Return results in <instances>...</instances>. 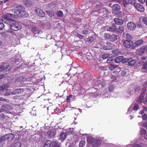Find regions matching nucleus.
I'll return each instance as SVG.
<instances>
[{
  "label": "nucleus",
  "instance_id": "50",
  "mask_svg": "<svg viewBox=\"0 0 147 147\" xmlns=\"http://www.w3.org/2000/svg\"><path fill=\"white\" fill-rule=\"evenodd\" d=\"M129 60V59L128 58H124V57L123 56V59L122 61V63H127V62H128Z\"/></svg>",
  "mask_w": 147,
  "mask_h": 147
},
{
  "label": "nucleus",
  "instance_id": "49",
  "mask_svg": "<svg viewBox=\"0 0 147 147\" xmlns=\"http://www.w3.org/2000/svg\"><path fill=\"white\" fill-rule=\"evenodd\" d=\"M110 56V55L109 54H103L102 56V58L103 59H106L107 58H108Z\"/></svg>",
  "mask_w": 147,
  "mask_h": 147
},
{
  "label": "nucleus",
  "instance_id": "45",
  "mask_svg": "<svg viewBox=\"0 0 147 147\" xmlns=\"http://www.w3.org/2000/svg\"><path fill=\"white\" fill-rule=\"evenodd\" d=\"M93 37L92 36H90L87 39V41L88 42L91 43L93 41Z\"/></svg>",
  "mask_w": 147,
  "mask_h": 147
},
{
  "label": "nucleus",
  "instance_id": "20",
  "mask_svg": "<svg viewBox=\"0 0 147 147\" xmlns=\"http://www.w3.org/2000/svg\"><path fill=\"white\" fill-rule=\"evenodd\" d=\"M1 108L3 110L6 111H9L12 109V108L10 105L7 104H5L2 105Z\"/></svg>",
  "mask_w": 147,
  "mask_h": 147
},
{
  "label": "nucleus",
  "instance_id": "53",
  "mask_svg": "<svg viewBox=\"0 0 147 147\" xmlns=\"http://www.w3.org/2000/svg\"><path fill=\"white\" fill-rule=\"evenodd\" d=\"M141 60L143 62L145 63L147 61V56H143Z\"/></svg>",
  "mask_w": 147,
  "mask_h": 147
},
{
  "label": "nucleus",
  "instance_id": "61",
  "mask_svg": "<svg viewBox=\"0 0 147 147\" xmlns=\"http://www.w3.org/2000/svg\"><path fill=\"white\" fill-rule=\"evenodd\" d=\"M121 69L120 68H119V71H113V74H118V72H120V71Z\"/></svg>",
  "mask_w": 147,
  "mask_h": 147
},
{
  "label": "nucleus",
  "instance_id": "40",
  "mask_svg": "<svg viewBox=\"0 0 147 147\" xmlns=\"http://www.w3.org/2000/svg\"><path fill=\"white\" fill-rule=\"evenodd\" d=\"M46 13H47L49 16L50 17H53L54 13L53 11H46Z\"/></svg>",
  "mask_w": 147,
  "mask_h": 147
},
{
  "label": "nucleus",
  "instance_id": "31",
  "mask_svg": "<svg viewBox=\"0 0 147 147\" xmlns=\"http://www.w3.org/2000/svg\"><path fill=\"white\" fill-rule=\"evenodd\" d=\"M124 29L123 26H120L117 29V31L118 33L121 34L124 30Z\"/></svg>",
  "mask_w": 147,
  "mask_h": 147
},
{
  "label": "nucleus",
  "instance_id": "44",
  "mask_svg": "<svg viewBox=\"0 0 147 147\" xmlns=\"http://www.w3.org/2000/svg\"><path fill=\"white\" fill-rule=\"evenodd\" d=\"M139 108V106L138 104L135 103L133 107V109L134 110L136 111Z\"/></svg>",
  "mask_w": 147,
  "mask_h": 147
},
{
  "label": "nucleus",
  "instance_id": "16",
  "mask_svg": "<svg viewBox=\"0 0 147 147\" xmlns=\"http://www.w3.org/2000/svg\"><path fill=\"white\" fill-rule=\"evenodd\" d=\"M135 7L139 11L143 12L144 11V8L140 3H136L135 5Z\"/></svg>",
  "mask_w": 147,
  "mask_h": 147
},
{
  "label": "nucleus",
  "instance_id": "11",
  "mask_svg": "<svg viewBox=\"0 0 147 147\" xmlns=\"http://www.w3.org/2000/svg\"><path fill=\"white\" fill-rule=\"evenodd\" d=\"M101 142V140H100L94 139L92 142L91 146L93 147H97L100 145Z\"/></svg>",
  "mask_w": 147,
  "mask_h": 147
},
{
  "label": "nucleus",
  "instance_id": "17",
  "mask_svg": "<svg viewBox=\"0 0 147 147\" xmlns=\"http://www.w3.org/2000/svg\"><path fill=\"white\" fill-rule=\"evenodd\" d=\"M144 42V41L142 40H138L135 42L132 47V49H134L136 47L139 46V45H142Z\"/></svg>",
  "mask_w": 147,
  "mask_h": 147
},
{
  "label": "nucleus",
  "instance_id": "62",
  "mask_svg": "<svg viewBox=\"0 0 147 147\" xmlns=\"http://www.w3.org/2000/svg\"><path fill=\"white\" fill-rule=\"evenodd\" d=\"M95 8H98V10H100L101 9V6L100 5H98V4L96 5Z\"/></svg>",
  "mask_w": 147,
  "mask_h": 147
},
{
  "label": "nucleus",
  "instance_id": "55",
  "mask_svg": "<svg viewBox=\"0 0 147 147\" xmlns=\"http://www.w3.org/2000/svg\"><path fill=\"white\" fill-rule=\"evenodd\" d=\"M5 135H4L2 136H0V142L3 141L5 140Z\"/></svg>",
  "mask_w": 147,
  "mask_h": 147
},
{
  "label": "nucleus",
  "instance_id": "14",
  "mask_svg": "<svg viewBox=\"0 0 147 147\" xmlns=\"http://www.w3.org/2000/svg\"><path fill=\"white\" fill-rule=\"evenodd\" d=\"M145 46L138 48L136 50V53L137 55H142L145 52Z\"/></svg>",
  "mask_w": 147,
  "mask_h": 147
},
{
  "label": "nucleus",
  "instance_id": "43",
  "mask_svg": "<svg viewBox=\"0 0 147 147\" xmlns=\"http://www.w3.org/2000/svg\"><path fill=\"white\" fill-rule=\"evenodd\" d=\"M126 38L129 40H132L133 39V37L132 35L129 34L127 33L126 35Z\"/></svg>",
  "mask_w": 147,
  "mask_h": 147
},
{
  "label": "nucleus",
  "instance_id": "63",
  "mask_svg": "<svg viewBox=\"0 0 147 147\" xmlns=\"http://www.w3.org/2000/svg\"><path fill=\"white\" fill-rule=\"evenodd\" d=\"M132 147H142V146L139 144H135Z\"/></svg>",
  "mask_w": 147,
  "mask_h": 147
},
{
  "label": "nucleus",
  "instance_id": "52",
  "mask_svg": "<svg viewBox=\"0 0 147 147\" xmlns=\"http://www.w3.org/2000/svg\"><path fill=\"white\" fill-rule=\"evenodd\" d=\"M110 35L108 33H105L104 36L105 39H110Z\"/></svg>",
  "mask_w": 147,
  "mask_h": 147
},
{
  "label": "nucleus",
  "instance_id": "46",
  "mask_svg": "<svg viewBox=\"0 0 147 147\" xmlns=\"http://www.w3.org/2000/svg\"><path fill=\"white\" fill-rule=\"evenodd\" d=\"M74 34L77 35V37L79 38H80L81 39H83L84 36L83 35L80 34V33L78 32H75Z\"/></svg>",
  "mask_w": 147,
  "mask_h": 147
},
{
  "label": "nucleus",
  "instance_id": "64",
  "mask_svg": "<svg viewBox=\"0 0 147 147\" xmlns=\"http://www.w3.org/2000/svg\"><path fill=\"white\" fill-rule=\"evenodd\" d=\"M141 3H144L145 2V0H138Z\"/></svg>",
  "mask_w": 147,
  "mask_h": 147
},
{
  "label": "nucleus",
  "instance_id": "6",
  "mask_svg": "<svg viewBox=\"0 0 147 147\" xmlns=\"http://www.w3.org/2000/svg\"><path fill=\"white\" fill-rule=\"evenodd\" d=\"M11 67L9 64L7 63H3L0 65V71H9L11 69Z\"/></svg>",
  "mask_w": 147,
  "mask_h": 147
},
{
  "label": "nucleus",
  "instance_id": "42",
  "mask_svg": "<svg viewBox=\"0 0 147 147\" xmlns=\"http://www.w3.org/2000/svg\"><path fill=\"white\" fill-rule=\"evenodd\" d=\"M112 52L113 54L116 55H117L120 53L119 50L117 49H115L114 50H112Z\"/></svg>",
  "mask_w": 147,
  "mask_h": 147
},
{
  "label": "nucleus",
  "instance_id": "4",
  "mask_svg": "<svg viewBox=\"0 0 147 147\" xmlns=\"http://www.w3.org/2000/svg\"><path fill=\"white\" fill-rule=\"evenodd\" d=\"M15 18V15L8 13L5 14L3 17L4 19L7 20L6 21L7 23H10L13 21Z\"/></svg>",
  "mask_w": 147,
  "mask_h": 147
},
{
  "label": "nucleus",
  "instance_id": "12",
  "mask_svg": "<svg viewBox=\"0 0 147 147\" xmlns=\"http://www.w3.org/2000/svg\"><path fill=\"white\" fill-rule=\"evenodd\" d=\"M146 96L145 99L143 98L142 97H141V96L140 95L139 97L137 99L136 101L137 102L138 104L141 103L142 102L144 103H146L147 102V93L146 94Z\"/></svg>",
  "mask_w": 147,
  "mask_h": 147
},
{
  "label": "nucleus",
  "instance_id": "25",
  "mask_svg": "<svg viewBox=\"0 0 147 147\" xmlns=\"http://www.w3.org/2000/svg\"><path fill=\"white\" fill-rule=\"evenodd\" d=\"M66 136L67 135L64 132H62L60 134V139L62 141H63L65 140Z\"/></svg>",
  "mask_w": 147,
  "mask_h": 147
},
{
  "label": "nucleus",
  "instance_id": "2",
  "mask_svg": "<svg viewBox=\"0 0 147 147\" xmlns=\"http://www.w3.org/2000/svg\"><path fill=\"white\" fill-rule=\"evenodd\" d=\"M0 119L3 121L4 127L6 128H8L11 125V122L10 121V117L5 115L3 113L0 114Z\"/></svg>",
  "mask_w": 147,
  "mask_h": 147
},
{
  "label": "nucleus",
  "instance_id": "26",
  "mask_svg": "<svg viewBox=\"0 0 147 147\" xmlns=\"http://www.w3.org/2000/svg\"><path fill=\"white\" fill-rule=\"evenodd\" d=\"M118 65H114V64H111L108 65V68L110 70L113 71L115 68L118 67Z\"/></svg>",
  "mask_w": 147,
  "mask_h": 147
},
{
  "label": "nucleus",
  "instance_id": "48",
  "mask_svg": "<svg viewBox=\"0 0 147 147\" xmlns=\"http://www.w3.org/2000/svg\"><path fill=\"white\" fill-rule=\"evenodd\" d=\"M146 130L144 129V128L142 129L140 131V134L141 135H144V136L145 134H146Z\"/></svg>",
  "mask_w": 147,
  "mask_h": 147
},
{
  "label": "nucleus",
  "instance_id": "39",
  "mask_svg": "<svg viewBox=\"0 0 147 147\" xmlns=\"http://www.w3.org/2000/svg\"><path fill=\"white\" fill-rule=\"evenodd\" d=\"M146 91V89L145 87L142 90V93L140 95L141 96V97H142L144 99H145V98L144 95Z\"/></svg>",
  "mask_w": 147,
  "mask_h": 147
},
{
  "label": "nucleus",
  "instance_id": "51",
  "mask_svg": "<svg viewBox=\"0 0 147 147\" xmlns=\"http://www.w3.org/2000/svg\"><path fill=\"white\" fill-rule=\"evenodd\" d=\"M114 89V86L112 85H111L110 86L109 88V91L110 92H112L113 91Z\"/></svg>",
  "mask_w": 147,
  "mask_h": 147
},
{
  "label": "nucleus",
  "instance_id": "58",
  "mask_svg": "<svg viewBox=\"0 0 147 147\" xmlns=\"http://www.w3.org/2000/svg\"><path fill=\"white\" fill-rule=\"evenodd\" d=\"M73 96L72 95H69L68 96H67L66 98V101L68 102H69L70 101V98H71Z\"/></svg>",
  "mask_w": 147,
  "mask_h": 147
},
{
  "label": "nucleus",
  "instance_id": "56",
  "mask_svg": "<svg viewBox=\"0 0 147 147\" xmlns=\"http://www.w3.org/2000/svg\"><path fill=\"white\" fill-rule=\"evenodd\" d=\"M88 31L87 30H84L81 32V33L84 35L87 34L88 33Z\"/></svg>",
  "mask_w": 147,
  "mask_h": 147
},
{
  "label": "nucleus",
  "instance_id": "54",
  "mask_svg": "<svg viewBox=\"0 0 147 147\" xmlns=\"http://www.w3.org/2000/svg\"><path fill=\"white\" fill-rule=\"evenodd\" d=\"M76 68L73 67L72 68H71L69 70V72L70 73H71V74H75L76 73V72L75 71V72H74V73H72V71H73L76 70Z\"/></svg>",
  "mask_w": 147,
  "mask_h": 147
},
{
  "label": "nucleus",
  "instance_id": "22",
  "mask_svg": "<svg viewBox=\"0 0 147 147\" xmlns=\"http://www.w3.org/2000/svg\"><path fill=\"white\" fill-rule=\"evenodd\" d=\"M118 39V36L116 34H112L110 35V40L113 41H115L117 40Z\"/></svg>",
  "mask_w": 147,
  "mask_h": 147
},
{
  "label": "nucleus",
  "instance_id": "41",
  "mask_svg": "<svg viewBox=\"0 0 147 147\" xmlns=\"http://www.w3.org/2000/svg\"><path fill=\"white\" fill-rule=\"evenodd\" d=\"M56 14L59 17H62L63 15V12L61 11H59L56 12Z\"/></svg>",
  "mask_w": 147,
  "mask_h": 147
},
{
  "label": "nucleus",
  "instance_id": "21",
  "mask_svg": "<svg viewBox=\"0 0 147 147\" xmlns=\"http://www.w3.org/2000/svg\"><path fill=\"white\" fill-rule=\"evenodd\" d=\"M5 140L8 141L11 140L14 138V135L12 134H7L5 135Z\"/></svg>",
  "mask_w": 147,
  "mask_h": 147
},
{
  "label": "nucleus",
  "instance_id": "3",
  "mask_svg": "<svg viewBox=\"0 0 147 147\" xmlns=\"http://www.w3.org/2000/svg\"><path fill=\"white\" fill-rule=\"evenodd\" d=\"M123 5L125 8V9L129 11L133 8L132 6L134 5L135 7V5L136 3V0H122Z\"/></svg>",
  "mask_w": 147,
  "mask_h": 147
},
{
  "label": "nucleus",
  "instance_id": "1",
  "mask_svg": "<svg viewBox=\"0 0 147 147\" xmlns=\"http://www.w3.org/2000/svg\"><path fill=\"white\" fill-rule=\"evenodd\" d=\"M14 13L19 17L25 18L28 15V13L25 10V8L22 6L17 7L14 11Z\"/></svg>",
  "mask_w": 147,
  "mask_h": 147
},
{
  "label": "nucleus",
  "instance_id": "24",
  "mask_svg": "<svg viewBox=\"0 0 147 147\" xmlns=\"http://www.w3.org/2000/svg\"><path fill=\"white\" fill-rule=\"evenodd\" d=\"M123 59V56H121L117 57L114 60V61L116 63H119L121 62H122V60Z\"/></svg>",
  "mask_w": 147,
  "mask_h": 147
},
{
  "label": "nucleus",
  "instance_id": "30",
  "mask_svg": "<svg viewBox=\"0 0 147 147\" xmlns=\"http://www.w3.org/2000/svg\"><path fill=\"white\" fill-rule=\"evenodd\" d=\"M136 62V60L135 59L131 60L129 61L128 62L129 65L130 66H133L135 65Z\"/></svg>",
  "mask_w": 147,
  "mask_h": 147
},
{
  "label": "nucleus",
  "instance_id": "9",
  "mask_svg": "<svg viewBox=\"0 0 147 147\" xmlns=\"http://www.w3.org/2000/svg\"><path fill=\"white\" fill-rule=\"evenodd\" d=\"M35 13L40 17H44L45 16V13L40 8H36L34 10Z\"/></svg>",
  "mask_w": 147,
  "mask_h": 147
},
{
  "label": "nucleus",
  "instance_id": "18",
  "mask_svg": "<svg viewBox=\"0 0 147 147\" xmlns=\"http://www.w3.org/2000/svg\"><path fill=\"white\" fill-rule=\"evenodd\" d=\"M114 21L116 25H121L123 24L124 22L122 19H120L119 18H115L114 20Z\"/></svg>",
  "mask_w": 147,
  "mask_h": 147
},
{
  "label": "nucleus",
  "instance_id": "33",
  "mask_svg": "<svg viewBox=\"0 0 147 147\" xmlns=\"http://www.w3.org/2000/svg\"><path fill=\"white\" fill-rule=\"evenodd\" d=\"M22 144L20 142H17L12 144L10 147H20Z\"/></svg>",
  "mask_w": 147,
  "mask_h": 147
},
{
  "label": "nucleus",
  "instance_id": "5",
  "mask_svg": "<svg viewBox=\"0 0 147 147\" xmlns=\"http://www.w3.org/2000/svg\"><path fill=\"white\" fill-rule=\"evenodd\" d=\"M10 28L12 30L16 31L19 30L22 28V26L19 22H14L10 25Z\"/></svg>",
  "mask_w": 147,
  "mask_h": 147
},
{
  "label": "nucleus",
  "instance_id": "35",
  "mask_svg": "<svg viewBox=\"0 0 147 147\" xmlns=\"http://www.w3.org/2000/svg\"><path fill=\"white\" fill-rule=\"evenodd\" d=\"M23 3L25 5L27 6H30L32 4L29 0H24Z\"/></svg>",
  "mask_w": 147,
  "mask_h": 147
},
{
  "label": "nucleus",
  "instance_id": "59",
  "mask_svg": "<svg viewBox=\"0 0 147 147\" xmlns=\"http://www.w3.org/2000/svg\"><path fill=\"white\" fill-rule=\"evenodd\" d=\"M127 73V71H125V70H123V71H122L121 72V75L123 76H125L126 75Z\"/></svg>",
  "mask_w": 147,
  "mask_h": 147
},
{
  "label": "nucleus",
  "instance_id": "36",
  "mask_svg": "<svg viewBox=\"0 0 147 147\" xmlns=\"http://www.w3.org/2000/svg\"><path fill=\"white\" fill-rule=\"evenodd\" d=\"M23 91L24 90L23 89L19 88L15 89L13 92L15 94H19L21 93V92H23Z\"/></svg>",
  "mask_w": 147,
  "mask_h": 147
},
{
  "label": "nucleus",
  "instance_id": "10",
  "mask_svg": "<svg viewBox=\"0 0 147 147\" xmlns=\"http://www.w3.org/2000/svg\"><path fill=\"white\" fill-rule=\"evenodd\" d=\"M26 81H27V79H26L23 76H18L15 79V82L16 83L20 82V84H21L22 82Z\"/></svg>",
  "mask_w": 147,
  "mask_h": 147
},
{
  "label": "nucleus",
  "instance_id": "34",
  "mask_svg": "<svg viewBox=\"0 0 147 147\" xmlns=\"http://www.w3.org/2000/svg\"><path fill=\"white\" fill-rule=\"evenodd\" d=\"M48 136L50 138H52V137H53L55 135V133L52 131H49L47 133Z\"/></svg>",
  "mask_w": 147,
  "mask_h": 147
},
{
  "label": "nucleus",
  "instance_id": "13",
  "mask_svg": "<svg viewBox=\"0 0 147 147\" xmlns=\"http://www.w3.org/2000/svg\"><path fill=\"white\" fill-rule=\"evenodd\" d=\"M127 26L128 29L130 30H134L136 28V26L135 23L131 22H129L127 24Z\"/></svg>",
  "mask_w": 147,
  "mask_h": 147
},
{
  "label": "nucleus",
  "instance_id": "38",
  "mask_svg": "<svg viewBox=\"0 0 147 147\" xmlns=\"http://www.w3.org/2000/svg\"><path fill=\"white\" fill-rule=\"evenodd\" d=\"M3 22V21L2 19L0 20V30H1L3 29L5 27V25Z\"/></svg>",
  "mask_w": 147,
  "mask_h": 147
},
{
  "label": "nucleus",
  "instance_id": "37",
  "mask_svg": "<svg viewBox=\"0 0 147 147\" xmlns=\"http://www.w3.org/2000/svg\"><path fill=\"white\" fill-rule=\"evenodd\" d=\"M94 139V138H93L91 136H89L87 138L86 140L87 141V142L89 143H92V142L93 141V140Z\"/></svg>",
  "mask_w": 147,
  "mask_h": 147
},
{
  "label": "nucleus",
  "instance_id": "27",
  "mask_svg": "<svg viewBox=\"0 0 147 147\" xmlns=\"http://www.w3.org/2000/svg\"><path fill=\"white\" fill-rule=\"evenodd\" d=\"M116 27L113 24V25L111 27H107V30L108 31L114 32L115 30Z\"/></svg>",
  "mask_w": 147,
  "mask_h": 147
},
{
  "label": "nucleus",
  "instance_id": "28",
  "mask_svg": "<svg viewBox=\"0 0 147 147\" xmlns=\"http://www.w3.org/2000/svg\"><path fill=\"white\" fill-rule=\"evenodd\" d=\"M58 142L56 140H53L52 142L51 141V147H58Z\"/></svg>",
  "mask_w": 147,
  "mask_h": 147
},
{
  "label": "nucleus",
  "instance_id": "15",
  "mask_svg": "<svg viewBox=\"0 0 147 147\" xmlns=\"http://www.w3.org/2000/svg\"><path fill=\"white\" fill-rule=\"evenodd\" d=\"M121 6L119 5V4H115L113 5L112 7V9L113 10V12L114 13L119 11L121 9Z\"/></svg>",
  "mask_w": 147,
  "mask_h": 147
},
{
  "label": "nucleus",
  "instance_id": "23",
  "mask_svg": "<svg viewBox=\"0 0 147 147\" xmlns=\"http://www.w3.org/2000/svg\"><path fill=\"white\" fill-rule=\"evenodd\" d=\"M32 31L33 33L36 32L38 34L41 33L42 32L40 30H39L38 28L35 26H33L32 28Z\"/></svg>",
  "mask_w": 147,
  "mask_h": 147
},
{
  "label": "nucleus",
  "instance_id": "60",
  "mask_svg": "<svg viewBox=\"0 0 147 147\" xmlns=\"http://www.w3.org/2000/svg\"><path fill=\"white\" fill-rule=\"evenodd\" d=\"M147 119V114H144L143 116V120H146Z\"/></svg>",
  "mask_w": 147,
  "mask_h": 147
},
{
  "label": "nucleus",
  "instance_id": "8",
  "mask_svg": "<svg viewBox=\"0 0 147 147\" xmlns=\"http://www.w3.org/2000/svg\"><path fill=\"white\" fill-rule=\"evenodd\" d=\"M91 92L89 93V95L90 97L93 98L96 97L98 96V93L97 92V89H95L94 88H91L90 89Z\"/></svg>",
  "mask_w": 147,
  "mask_h": 147
},
{
  "label": "nucleus",
  "instance_id": "47",
  "mask_svg": "<svg viewBox=\"0 0 147 147\" xmlns=\"http://www.w3.org/2000/svg\"><path fill=\"white\" fill-rule=\"evenodd\" d=\"M85 142L84 140H81L80 141L79 144V146L80 147H84V146L85 145Z\"/></svg>",
  "mask_w": 147,
  "mask_h": 147
},
{
  "label": "nucleus",
  "instance_id": "32",
  "mask_svg": "<svg viewBox=\"0 0 147 147\" xmlns=\"http://www.w3.org/2000/svg\"><path fill=\"white\" fill-rule=\"evenodd\" d=\"M142 71L143 72H146L147 71V63L146 62L144 63L141 69Z\"/></svg>",
  "mask_w": 147,
  "mask_h": 147
},
{
  "label": "nucleus",
  "instance_id": "7",
  "mask_svg": "<svg viewBox=\"0 0 147 147\" xmlns=\"http://www.w3.org/2000/svg\"><path fill=\"white\" fill-rule=\"evenodd\" d=\"M134 44L133 41L131 40H124L123 42V45L127 49L129 48L130 47L132 49V47Z\"/></svg>",
  "mask_w": 147,
  "mask_h": 147
},
{
  "label": "nucleus",
  "instance_id": "19",
  "mask_svg": "<svg viewBox=\"0 0 147 147\" xmlns=\"http://www.w3.org/2000/svg\"><path fill=\"white\" fill-rule=\"evenodd\" d=\"M112 48L111 44L110 42H107L106 43V45L103 47L104 50H111Z\"/></svg>",
  "mask_w": 147,
  "mask_h": 147
},
{
  "label": "nucleus",
  "instance_id": "29",
  "mask_svg": "<svg viewBox=\"0 0 147 147\" xmlns=\"http://www.w3.org/2000/svg\"><path fill=\"white\" fill-rule=\"evenodd\" d=\"M51 140H47L45 142L43 147H51Z\"/></svg>",
  "mask_w": 147,
  "mask_h": 147
},
{
  "label": "nucleus",
  "instance_id": "57",
  "mask_svg": "<svg viewBox=\"0 0 147 147\" xmlns=\"http://www.w3.org/2000/svg\"><path fill=\"white\" fill-rule=\"evenodd\" d=\"M143 21L144 23L146 24V25L147 26V17H144L143 19Z\"/></svg>",
  "mask_w": 147,
  "mask_h": 147
}]
</instances>
